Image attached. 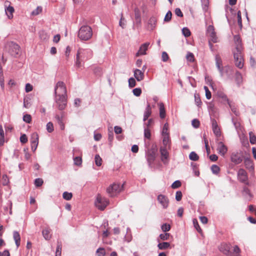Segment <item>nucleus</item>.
<instances>
[{"label":"nucleus","mask_w":256,"mask_h":256,"mask_svg":"<svg viewBox=\"0 0 256 256\" xmlns=\"http://www.w3.org/2000/svg\"><path fill=\"white\" fill-rule=\"evenodd\" d=\"M182 34L186 37H188L190 35V30L187 28H184L182 29Z\"/></svg>","instance_id":"53"},{"label":"nucleus","mask_w":256,"mask_h":256,"mask_svg":"<svg viewBox=\"0 0 256 256\" xmlns=\"http://www.w3.org/2000/svg\"><path fill=\"white\" fill-rule=\"evenodd\" d=\"M55 102L60 110H64L67 103L66 86L62 82H58L54 87Z\"/></svg>","instance_id":"1"},{"label":"nucleus","mask_w":256,"mask_h":256,"mask_svg":"<svg viewBox=\"0 0 256 256\" xmlns=\"http://www.w3.org/2000/svg\"><path fill=\"white\" fill-rule=\"evenodd\" d=\"M14 11V8L10 6H8L5 8L6 14L8 19H12L13 18V13Z\"/></svg>","instance_id":"22"},{"label":"nucleus","mask_w":256,"mask_h":256,"mask_svg":"<svg viewBox=\"0 0 256 256\" xmlns=\"http://www.w3.org/2000/svg\"><path fill=\"white\" fill-rule=\"evenodd\" d=\"M76 55L79 56L82 60H86L92 56V51L90 48H80Z\"/></svg>","instance_id":"4"},{"label":"nucleus","mask_w":256,"mask_h":256,"mask_svg":"<svg viewBox=\"0 0 256 256\" xmlns=\"http://www.w3.org/2000/svg\"><path fill=\"white\" fill-rule=\"evenodd\" d=\"M204 88L206 92V98L210 100L212 97L210 92L206 86H204Z\"/></svg>","instance_id":"55"},{"label":"nucleus","mask_w":256,"mask_h":256,"mask_svg":"<svg viewBox=\"0 0 256 256\" xmlns=\"http://www.w3.org/2000/svg\"><path fill=\"white\" fill-rule=\"evenodd\" d=\"M108 200L102 197L100 195H98L95 202V205L98 209L103 210L106 208V207L108 206Z\"/></svg>","instance_id":"6"},{"label":"nucleus","mask_w":256,"mask_h":256,"mask_svg":"<svg viewBox=\"0 0 256 256\" xmlns=\"http://www.w3.org/2000/svg\"><path fill=\"white\" fill-rule=\"evenodd\" d=\"M126 21L123 16V14H121V17L119 22V26L122 28H126Z\"/></svg>","instance_id":"34"},{"label":"nucleus","mask_w":256,"mask_h":256,"mask_svg":"<svg viewBox=\"0 0 256 256\" xmlns=\"http://www.w3.org/2000/svg\"><path fill=\"white\" fill-rule=\"evenodd\" d=\"M211 170L214 174H218L220 170V168L217 165L214 164L211 166Z\"/></svg>","instance_id":"48"},{"label":"nucleus","mask_w":256,"mask_h":256,"mask_svg":"<svg viewBox=\"0 0 256 256\" xmlns=\"http://www.w3.org/2000/svg\"><path fill=\"white\" fill-rule=\"evenodd\" d=\"M172 13L170 10H168L165 16L164 21L165 22H169L172 19Z\"/></svg>","instance_id":"44"},{"label":"nucleus","mask_w":256,"mask_h":256,"mask_svg":"<svg viewBox=\"0 0 256 256\" xmlns=\"http://www.w3.org/2000/svg\"><path fill=\"white\" fill-rule=\"evenodd\" d=\"M212 128L214 133L216 136H220V129L215 120H213L212 122Z\"/></svg>","instance_id":"19"},{"label":"nucleus","mask_w":256,"mask_h":256,"mask_svg":"<svg viewBox=\"0 0 256 256\" xmlns=\"http://www.w3.org/2000/svg\"><path fill=\"white\" fill-rule=\"evenodd\" d=\"M242 48H235V50L233 51L234 58H242Z\"/></svg>","instance_id":"32"},{"label":"nucleus","mask_w":256,"mask_h":256,"mask_svg":"<svg viewBox=\"0 0 256 256\" xmlns=\"http://www.w3.org/2000/svg\"><path fill=\"white\" fill-rule=\"evenodd\" d=\"M156 157V152L154 150H148L146 154L147 161L150 165L153 163Z\"/></svg>","instance_id":"12"},{"label":"nucleus","mask_w":256,"mask_h":256,"mask_svg":"<svg viewBox=\"0 0 256 256\" xmlns=\"http://www.w3.org/2000/svg\"><path fill=\"white\" fill-rule=\"evenodd\" d=\"M235 65L238 68L241 69L244 66L243 58H234Z\"/></svg>","instance_id":"23"},{"label":"nucleus","mask_w":256,"mask_h":256,"mask_svg":"<svg viewBox=\"0 0 256 256\" xmlns=\"http://www.w3.org/2000/svg\"><path fill=\"white\" fill-rule=\"evenodd\" d=\"M238 24L240 28H242V16H241V12L240 11H238Z\"/></svg>","instance_id":"54"},{"label":"nucleus","mask_w":256,"mask_h":256,"mask_svg":"<svg viewBox=\"0 0 256 256\" xmlns=\"http://www.w3.org/2000/svg\"><path fill=\"white\" fill-rule=\"evenodd\" d=\"M186 59L188 61L192 62L194 61V54L190 52H188L186 54Z\"/></svg>","instance_id":"61"},{"label":"nucleus","mask_w":256,"mask_h":256,"mask_svg":"<svg viewBox=\"0 0 256 256\" xmlns=\"http://www.w3.org/2000/svg\"><path fill=\"white\" fill-rule=\"evenodd\" d=\"M31 144L37 143L38 144V134L34 132L33 133L31 136L30 138Z\"/></svg>","instance_id":"33"},{"label":"nucleus","mask_w":256,"mask_h":256,"mask_svg":"<svg viewBox=\"0 0 256 256\" xmlns=\"http://www.w3.org/2000/svg\"><path fill=\"white\" fill-rule=\"evenodd\" d=\"M150 45L149 42H146L142 44L139 50L136 53V56H138L141 55H144L146 54V51L147 50L148 47Z\"/></svg>","instance_id":"13"},{"label":"nucleus","mask_w":256,"mask_h":256,"mask_svg":"<svg viewBox=\"0 0 256 256\" xmlns=\"http://www.w3.org/2000/svg\"><path fill=\"white\" fill-rule=\"evenodd\" d=\"M141 25V18H138V19H135V21L134 23V26H133V29L134 28V27H136L137 28H138L139 27H140Z\"/></svg>","instance_id":"60"},{"label":"nucleus","mask_w":256,"mask_h":256,"mask_svg":"<svg viewBox=\"0 0 256 256\" xmlns=\"http://www.w3.org/2000/svg\"><path fill=\"white\" fill-rule=\"evenodd\" d=\"M238 180L242 182L248 184V176L247 173L245 170L242 168H240L238 172Z\"/></svg>","instance_id":"10"},{"label":"nucleus","mask_w":256,"mask_h":256,"mask_svg":"<svg viewBox=\"0 0 256 256\" xmlns=\"http://www.w3.org/2000/svg\"><path fill=\"white\" fill-rule=\"evenodd\" d=\"M92 36V28L88 26H83L79 30L78 36L82 40H90Z\"/></svg>","instance_id":"3"},{"label":"nucleus","mask_w":256,"mask_h":256,"mask_svg":"<svg viewBox=\"0 0 256 256\" xmlns=\"http://www.w3.org/2000/svg\"><path fill=\"white\" fill-rule=\"evenodd\" d=\"M144 136L145 138L150 139L151 137L150 130L148 128H144Z\"/></svg>","instance_id":"41"},{"label":"nucleus","mask_w":256,"mask_h":256,"mask_svg":"<svg viewBox=\"0 0 256 256\" xmlns=\"http://www.w3.org/2000/svg\"><path fill=\"white\" fill-rule=\"evenodd\" d=\"M231 161L236 164H238L241 163L243 160L242 155L241 153L236 152H233L230 156Z\"/></svg>","instance_id":"8"},{"label":"nucleus","mask_w":256,"mask_h":256,"mask_svg":"<svg viewBox=\"0 0 256 256\" xmlns=\"http://www.w3.org/2000/svg\"><path fill=\"white\" fill-rule=\"evenodd\" d=\"M215 59H216V66L217 68H218L219 72H220L221 76H223V72H222L223 68L222 67V60L220 57L218 55L216 56Z\"/></svg>","instance_id":"16"},{"label":"nucleus","mask_w":256,"mask_h":256,"mask_svg":"<svg viewBox=\"0 0 256 256\" xmlns=\"http://www.w3.org/2000/svg\"><path fill=\"white\" fill-rule=\"evenodd\" d=\"M156 22V18L152 16L150 18L148 24V27L151 30H152L154 28Z\"/></svg>","instance_id":"27"},{"label":"nucleus","mask_w":256,"mask_h":256,"mask_svg":"<svg viewBox=\"0 0 256 256\" xmlns=\"http://www.w3.org/2000/svg\"><path fill=\"white\" fill-rule=\"evenodd\" d=\"M228 105L231 108L232 111L236 115L238 116L239 114L236 108L233 105H232L230 102H228Z\"/></svg>","instance_id":"59"},{"label":"nucleus","mask_w":256,"mask_h":256,"mask_svg":"<svg viewBox=\"0 0 256 256\" xmlns=\"http://www.w3.org/2000/svg\"><path fill=\"white\" fill-rule=\"evenodd\" d=\"M158 200L164 208H166L169 204V200L167 196L163 194L158 196Z\"/></svg>","instance_id":"11"},{"label":"nucleus","mask_w":256,"mask_h":256,"mask_svg":"<svg viewBox=\"0 0 256 256\" xmlns=\"http://www.w3.org/2000/svg\"><path fill=\"white\" fill-rule=\"evenodd\" d=\"M234 80L238 86H240L243 82L242 74L238 71H236L234 74Z\"/></svg>","instance_id":"18"},{"label":"nucleus","mask_w":256,"mask_h":256,"mask_svg":"<svg viewBox=\"0 0 256 256\" xmlns=\"http://www.w3.org/2000/svg\"><path fill=\"white\" fill-rule=\"evenodd\" d=\"M136 85V80L133 78H130L128 79V86L130 88H134Z\"/></svg>","instance_id":"50"},{"label":"nucleus","mask_w":256,"mask_h":256,"mask_svg":"<svg viewBox=\"0 0 256 256\" xmlns=\"http://www.w3.org/2000/svg\"><path fill=\"white\" fill-rule=\"evenodd\" d=\"M158 106L160 108V116L161 118H164L166 116V111L164 104L163 103H160Z\"/></svg>","instance_id":"26"},{"label":"nucleus","mask_w":256,"mask_h":256,"mask_svg":"<svg viewBox=\"0 0 256 256\" xmlns=\"http://www.w3.org/2000/svg\"><path fill=\"white\" fill-rule=\"evenodd\" d=\"M134 76L138 82H140L144 78V73L142 70L136 69L134 70Z\"/></svg>","instance_id":"17"},{"label":"nucleus","mask_w":256,"mask_h":256,"mask_svg":"<svg viewBox=\"0 0 256 256\" xmlns=\"http://www.w3.org/2000/svg\"><path fill=\"white\" fill-rule=\"evenodd\" d=\"M168 148L166 147H160V151L161 155V160L164 164H167L168 162V158L169 153L168 151Z\"/></svg>","instance_id":"9"},{"label":"nucleus","mask_w":256,"mask_h":256,"mask_svg":"<svg viewBox=\"0 0 256 256\" xmlns=\"http://www.w3.org/2000/svg\"><path fill=\"white\" fill-rule=\"evenodd\" d=\"M74 163L76 165L80 166L82 162V160L80 157L77 156L74 158Z\"/></svg>","instance_id":"58"},{"label":"nucleus","mask_w":256,"mask_h":256,"mask_svg":"<svg viewBox=\"0 0 256 256\" xmlns=\"http://www.w3.org/2000/svg\"><path fill=\"white\" fill-rule=\"evenodd\" d=\"M50 230L48 228H45L42 231V234L46 240H49L51 238L50 234Z\"/></svg>","instance_id":"25"},{"label":"nucleus","mask_w":256,"mask_h":256,"mask_svg":"<svg viewBox=\"0 0 256 256\" xmlns=\"http://www.w3.org/2000/svg\"><path fill=\"white\" fill-rule=\"evenodd\" d=\"M46 130L48 132H52L54 129V126L52 122H48L46 124Z\"/></svg>","instance_id":"46"},{"label":"nucleus","mask_w":256,"mask_h":256,"mask_svg":"<svg viewBox=\"0 0 256 256\" xmlns=\"http://www.w3.org/2000/svg\"><path fill=\"white\" fill-rule=\"evenodd\" d=\"M223 76L226 74L228 78L232 79V76L233 74V69L230 66H226L222 69Z\"/></svg>","instance_id":"15"},{"label":"nucleus","mask_w":256,"mask_h":256,"mask_svg":"<svg viewBox=\"0 0 256 256\" xmlns=\"http://www.w3.org/2000/svg\"><path fill=\"white\" fill-rule=\"evenodd\" d=\"M158 247L160 250H166L170 247V244L168 242L159 243Z\"/></svg>","instance_id":"31"},{"label":"nucleus","mask_w":256,"mask_h":256,"mask_svg":"<svg viewBox=\"0 0 256 256\" xmlns=\"http://www.w3.org/2000/svg\"><path fill=\"white\" fill-rule=\"evenodd\" d=\"M161 228L164 232H166L170 230V226L169 224L165 223L161 226Z\"/></svg>","instance_id":"45"},{"label":"nucleus","mask_w":256,"mask_h":256,"mask_svg":"<svg viewBox=\"0 0 256 256\" xmlns=\"http://www.w3.org/2000/svg\"><path fill=\"white\" fill-rule=\"evenodd\" d=\"M122 190V186L118 184H113L107 188V192L110 196H114Z\"/></svg>","instance_id":"5"},{"label":"nucleus","mask_w":256,"mask_h":256,"mask_svg":"<svg viewBox=\"0 0 256 256\" xmlns=\"http://www.w3.org/2000/svg\"><path fill=\"white\" fill-rule=\"evenodd\" d=\"M4 132L2 129V126H0V146H2L4 144Z\"/></svg>","instance_id":"35"},{"label":"nucleus","mask_w":256,"mask_h":256,"mask_svg":"<svg viewBox=\"0 0 256 256\" xmlns=\"http://www.w3.org/2000/svg\"><path fill=\"white\" fill-rule=\"evenodd\" d=\"M61 252H62V244L60 242H58V244L56 246V256H61Z\"/></svg>","instance_id":"43"},{"label":"nucleus","mask_w":256,"mask_h":256,"mask_svg":"<svg viewBox=\"0 0 256 256\" xmlns=\"http://www.w3.org/2000/svg\"><path fill=\"white\" fill-rule=\"evenodd\" d=\"M209 36H210V40H211L212 42L214 43L218 42V38L216 36V32L210 34L209 35Z\"/></svg>","instance_id":"49"},{"label":"nucleus","mask_w":256,"mask_h":256,"mask_svg":"<svg viewBox=\"0 0 256 256\" xmlns=\"http://www.w3.org/2000/svg\"><path fill=\"white\" fill-rule=\"evenodd\" d=\"M250 142L252 144H256V136L252 132H249Z\"/></svg>","instance_id":"40"},{"label":"nucleus","mask_w":256,"mask_h":256,"mask_svg":"<svg viewBox=\"0 0 256 256\" xmlns=\"http://www.w3.org/2000/svg\"><path fill=\"white\" fill-rule=\"evenodd\" d=\"M39 36L40 40L43 41H46L49 38V36L47 33L44 30L40 32Z\"/></svg>","instance_id":"30"},{"label":"nucleus","mask_w":256,"mask_h":256,"mask_svg":"<svg viewBox=\"0 0 256 256\" xmlns=\"http://www.w3.org/2000/svg\"><path fill=\"white\" fill-rule=\"evenodd\" d=\"M13 237L17 248H18L20 244V236L19 233L16 231L14 232Z\"/></svg>","instance_id":"24"},{"label":"nucleus","mask_w":256,"mask_h":256,"mask_svg":"<svg viewBox=\"0 0 256 256\" xmlns=\"http://www.w3.org/2000/svg\"><path fill=\"white\" fill-rule=\"evenodd\" d=\"M220 250L224 254L229 256H240V250L238 246L232 247L230 244L223 243L219 246Z\"/></svg>","instance_id":"2"},{"label":"nucleus","mask_w":256,"mask_h":256,"mask_svg":"<svg viewBox=\"0 0 256 256\" xmlns=\"http://www.w3.org/2000/svg\"><path fill=\"white\" fill-rule=\"evenodd\" d=\"M66 116L65 112H60V114H56L55 116V118L58 122V123H62L64 122V118Z\"/></svg>","instance_id":"29"},{"label":"nucleus","mask_w":256,"mask_h":256,"mask_svg":"<svg viewBox=\"0 0 256 256\" xmlns=\"http://www.w3.org/2000/svg\"><path fill=\"white\" fill-rule=\"evenodd\" d=\"M168 126L167 123H166L162 128V136H169L168 132Z\"/></svg>","instance_id":"38"},{"label":"nucleus","mask_w":256,"mask_h":256,"mask_svg":"<svg viewBox=\"0 0 256 256\" xmlns=\"http://www.w3.org/2000/svg\"><path fill=\"white\" fill-rule=\"evenodd\" d=\"M192 124L194 128H198L200 126V122L197 119H194L192 122Z\"/></svg>","instance_id":"64"},{"label":"nucleus","mask_w":256,"mask_h":256,"mask_svg":"<svg viewBox=\"0 0 256 256\" xmlns=\"http://www.w3.org/2000/svg\"><path fill=\"white\" fill-rule=\"evenodd\" d=\"M23 120L26 123L30 124L32 121V117L30 114H26L23 116Z\"/></svg>","instance_id":"51"},{"label":"nucleus","mask_w":256,"mask_h":256,"mask_svg":"<svg viewBox=\"0 0 256 256\" xmlns=\"http://www.w3.org/2000/svg\"><path fill=\"white\" fill-rule=\"evenodd\" d=\"M170 236L169 233L161 234L160 235V238L162 240H168Z\"/></svg>","instance_id":"52"},{"label":"nucleus","mask_w":256,"mask_h":256,"mask_svg":"<svg viewBox=\"0 0 256 256\" xmlns=\"http://www.w3.org/2000/svg\"><path fill=\"white\" fill-rule=\"evenodd\" d=\"M234 44L236 46V49L242 48V40L241 38L238 35H235L234 37Z\"/></svg>","instance_id":"20"},{"label":"nucleus","mask_w":256,"mask_h":256,"mask_svg":"<svg viewBox=\"0 0 256 256\" xmlns=\"http://www.w3.org/2000/svg\"><path fill=\"white\" fill-rule=\"evenodd\" d=\"M43 182V180L40 178H36L34 180V184L37 187L41 186Z\"/></svg>","instance_id":"56"},{"label":"nucleus","mask_w":256,"mask_h":256,"mask_svg":"<svg viewBox=\"0 0 256 256\" xmlns=\"http://www.w3.org/2000/svg\"><path fill=\"white\" fill-rule=\"evenodd\" d=\"M232 121L233 124H234L236 129L237 130V131L240 130L241 126H240V122L237 120H235L234 118H232Z\"/></svg>","instance_id":"37"},{"label":"nucleus","mask_w":256,"mask_h":256,"mask_svg":"<svg viewBox=\"0 0 256 256\" xmlns=\"http://www.w3.org/2000/svg\"><path fill=\"white\" fill-rule=\"evenodd\" d=\"M94 162L96 164L100 166L102 165V159L98 154H96L94 158Z\"/></svg>","instance_id":"39"},{"label":"nucleus","mask_w":256,"mask_h":256,"mask_svg":"<svg viewBox=\"0 0 256 256\" xmlns=\"http://www.w3.org/2000/svg\"><path fill=\"white\" fill-rule=\"evenodd\" d=\"M181 186V182L180 180H176L172 184V188H177Z\"/></svg>","instance_id":"57"},{"label":"nucleus","mask_w":256,"mask_h":256,"mask_svg":"<svg viewBox=\"0 0 256 256\" xmlns=\"http://www.w3.org/2000/svg\"><path fill=\"white\" fill-rule=\"evenodd\" d=\"M72 194L71 192H65L62 194L63 198L66 200H70L72 198Z\"/></svg>","instance_id":"42"},{"label":"nucleus","mask_w":256,"mask_h":256,"mask_svg":"<svg viewBox=\"0 0 256 256\" xmlns=\"http://www.w3.org/2000/svg\"><path fill=\"white\" fill-rule=\"evenodd\" d=\"M132 92L134 96H138L142 93V90L140 88H136L133 90Z\"/></svg>","instance_id":"62"},{"label":"nucleus","mask_w":256,"mask_h":256,"mask_svg":"<svg viewBox=\"0 0 256 256\" xmlns=\"http://www.w3.org/2000/svg\"><path fill=\"white\" fill-rule=\"evenodd\" d=\"M163 136V140H162V143L164 144V146L162 147H166L168 148V149L170 148V136Z\"/></svg>","instance_id":"28"},{"label":"nucleus","mask_w":256,"mask_h":256,"mask_svg":"<svg viewBox=\"0 0 256 256\" xmlns=\"http://www.w3.org/2000/svg\"><path fill=\"white\" fill-rule=\"evenodd\" d=\"M8 52L12 56H16L20 52V46L14 42H10L8 44Z\"/></svg>","instance_id":"7"},{"label":"nucleus","mask_w":256,"mask_h":256,"mask_svg":"<svg viewBox=\"0 0 256 256\" xmlns=\"http://www.w3.org/2000/svg\"><path fill=\"white\" fill-rule=\"evenodd\" d=\"M194 101L198 106H200L202 104V102L198 94H194Z\"/></svg>","instance_id":"47"},{"label":"nucleus","mask_w":256,"mask_h":256,"mask_svg":"<svg viewBox=\"0 0 256 256\" xmlns=\"http://www.w3.org/2000/svg\"><path fill=\"white\" fill-rule=\"evenodd\" d=\"M96 252L98 256H104L105 255V250L103 248H98L96 250Z\"/></svg>","instance_id":"63"},{"label":"nucleus","mask_w":256,"mask_h":256,"mask_svg":"<svg viewBox=\"0 0 256 256\" xmlns=\"http://www.w3.org/2000/svg\"><path fill=\"white\" fill-rule=\"evenodd\" d=\"M189 158L192 160L196 161L198 160L199 157L195 152H192L189 155Z\"/></svg>","instance_id":"36"},{"label":"nucleus","mask_w":256,"mask_h":256,"mask_svg":"<svg viewBox=\"0 0 256 256\" xmlns=\"http://www.w3.org/2000/svg\"><path fill=\"white\" fill-rule=\"evenodd\" d=\"M152 114V108L150 104H148L146 108L144 114L143 120L145 122L148 117L151 115Z\"/></svg>","instance_id":"21"},{"label":"nucleus","mask_w":256,"mask_h":256,"mask_svg":"<svg viewBox=\"0 0 256 256\" xmlns=\"http://www.w3.org/2000/svg\"><path fill=\"white\" fill-rule=\"evenodd\" d=\"M217 150L220 154L224 156L226 153L228 148L222 142H220L218 144Z\"/></svg>","instance_id":"14"}]
</instances>
